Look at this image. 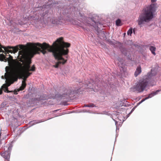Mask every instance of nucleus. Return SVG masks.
Returning <instances> with one entry per match:
<instances>
[{
    "instance_id": "f3484780",
    "label": "nucleus",
    "mask_w": 161,
    "mask_h": 161,
    "mask_svg": "<svg viewBox=\"0 0 161 161\" xmlns=\"http://www.w3.org/2000/svg\"><path fill=\"white\" fill-rule=\"evenodd\" d=\"M132 28L131 27L127 32V34L128 35H131L132 33Z\"/></svg>"
},
{
    "instance_id": "2eb2a0df",
    "label": "nucleus",
    "mask_w": 161,
    "mask_h": 161,
    "mask_svg": "<svg viewBox=\"0 0 161 161\" xmlns=\"http://www.w3.org/2000/svg\"><path fill=\"white\" fill-rule=\"evenodd\" d=\"M85 107H95V105L93 103H90L88 104H86L84 106Z\"/></svg>"
},
{
    "instance_id": "f8f14e48",
    "label": "nucleus",
    "mask_w": 161,
    "mask_h": 161,
    "mask_svg": "<svg viewBox=\"0 0 161 161\" xmlns=\"http://www.w3.org/2000/svg\"><path fill=\"white\" fill-rule=\"evenodd\" d=\"M9 57L8 58H6V59L5 61V62H6L8 61L9 64L13 60V57L11 55H9Z\"/></svg>"
},
{
    "instance_id": "423d86ee",
    "label": "nucleus",
    "mask_w": 161,
    "mask_h": 161,
    "mask_svg": "<svg viewBox=\"0 0 161 161\" xmlns=\"http://www.w3.org/2000/svg\"><path fill=\"white\" fill-rule=\"evenodd\" d=\"M13 147L11 143L6 145L4 147L5 152L2 153L1 155L5 158V161H9L10 152Z\"/></svg>"
},
{
    "instance_id": "f257e3e1",
    "label": "nucleus",
    "mask_w": 161,
    "mask_h": 161,
    "mask_svg": "<svg viewBox=\"0 0 161 161\" xmlns=\"http://www.w3.org/2000/svg\"><path fill=\"white\" fill-rule=\"evenodd\" d=\"M18 54V56L20 58L19 61L22 63L18 62L14 67L6 66L5 68L7 73L4 77L8 86L14 81H17L18 78L23 80L22 82L26 83L27 79L32 74L29 71H34L36 69L34 65L31 68V58L33 56L32 53H30L27 50H23L19 51Z\"/></svg>"
},
{
    "instance_id": "393cba45",
    "label": "nucleus",
    "mask_w": 161,
    "mask_h": 161,
    "mask_svg": "<svg viewBox=\"0 0 161 161\" xmlns=\"http://www.w3.org/2000/svg\"><path fill=\"white\" fill-rule=\"evenodd\" d=\"M91 81H92V82H93V80H91Z\"/></svg>"
},
{
    "instance_id": "b1692460",
    "label": "nucleus",
    "mask_w": 161,
    "mask_h": 161,
    "mask_svg": "<svg viewBox=\"0 0 161 161\" xmlns=\"http://www.w3.org/2000/svg\"><path fill=\"white\" fill-rule=\"evenodd\" d=\"M68 95H70V93H69V92H68ZM66 95H68V94H67Z\"/></svg>"
},
{
    "instance_id": "f03ea898",
    "label": "nucleus",
    "mask_w": 161,
    "mask_h": 161,
    "mask_svg": "<svg viewBox=\"0 0 161 161\" xmlns=\"http://www.w3.org/2000/svg\"><path fill=\"white\" fill-rule=\"evenodd\" d=\"M70 43L64 42L63 38L61 37L58 39L52 46L46 42L42 44L37 43L32 44L31 46V50L33 55L39 53L41 52L43 54L47 53V51L52 52L55 59L59 61L53 66L55 68L58 67L60 64H64L67 61L62 57L63 56L67 55L69 52L67 48L70 47Z\"/></svg>"
},
{
    "instance_id": "39448f33",
    "label": "nucleus",
    "mask_w": 161,
    "mask_h": 161,
    "mask_svg": "<svg viewBox=\"0 0 161 161\" xmlns=\"http://www.w3.org/2000/svg\"><path fill=\"white\" fill-rule=\"evenodd\" d=\"M149 82L148 76L146 79L140 80L138 82L136 86L134 88L135 91L141 92L143 91L147 86L148 85Z\"/></svg>"
},
{
    "instance_id": "6ab92c4d",
    "label": "nucleus",
    "mask_w": 161,
    "mask_h": 161,
    "mask_svg": "<svg viewBox=\"0 0 161 161\" xmlns=\"http://www.w3.org/2000/svg\"><path fill=\"white\" fill-rule=\"evenodd\" d=\"M6 90L7 91V92L8 93H9V92H10V91H9L8 90L7 88Z\"/></svg>"
},
{
    "instance_id": "ddd939ff",
    "label": "nucleus",
    "mask_w": 161,
    "mask_h": 161,
    "mask_svg": "<svg viewBox=\"0 0 161 161\" xmlns=\"http://www.w3.org/2000/svg\"><path fill=\"white\" fill-rule=\"evenodd\" d=\"M149 49L151 51L152 53H153L154 55H156V53H155V51L156 50L155 47L153 46H150V47Z\"/></svg>"
},
{
    "instance_id": "20e7f679",
    "label": "nucleus",
    "mask_w": 161,
    "mask_h": 161,
    "mask_svg": "<svg viewBox=\"0 0 161 161\" xmlns=\"http://www.w3.org/2000/svg\"><path fill=\"white\" fill-rule=\"evenodd\" d=\"M24 46L22 45H17L15 47L7 46V47L2 46L0 44V51L3 53H4L6 55V54H8L9 53H17L19 49H22V50H26L24 48Z\"/></svg>"
},
{
    "instance_id": "a211bd4d",
    "label": "nucleus",
    "mask_w": 161,
    "mask_h": 161,
    "mask_svg": "<svg viewBox=\"0 0 161 161\" xmlns=\"http://www.w3.org/2000/svg\"><path fill=\"white\" fill-rule=\"evenodd\" d=\"M147 99H146V98H145V99H142L141 101V103H142V102H143L145 100H147Z\"/></svg>"
},
{
    "instance_id": "5701e85b",
    "label": "nucleus",
    "mask_w": 161,
    "mask_h": 161,
    "mask_svg": "<svg viewBox=\"0 0 161 161\" xmlns=\"http://www.w3.org/2000/svg\"><path fill=\"white\" fill-rule=\"evenodd\" d=\"M4 76H2V79H4Z\"/></svg>"
},
{
    "instance_id": "7ed1b4c3",
    "label": "nucleus",
    "mask_w": 161,
    "mask_h": 161,
    "mask_svg": "<svg viewBox=\"0 0 161 161\" xmlns=\"http://www.w3.org/2000/svg\"><path fill=\"white\" fill-rule=\"evenodd\" d=\"M155 11V6L154 4L150 5L144 8L142 12L139 16L138 20V24L141 25L144 22H148L153 18V14Z\"/></svg>"
},
{
    "instance_id": "4468645a",
    "label": "nucleus",
    "mask_w": 161,
    "mask_h": 161,
    "mask_svg": "<svg viewBox=\"0 0 161 161\" xmlns=\"http://www.w3.org/2000/svg\"><path fill=\"white\" fill-rule=\"evenodd\" d=\"M6 58L5 56L3 55V54H0V61H5L6 59Z\"/></svg>"
},
{
    "instance_id": "1a4fd4ad",
    "label": "nucleus",
    "mask_w": 161,
    "mask_h": 161,
    "mask_svg": "<svg viewBox=\"0 0 161 161\" xmlns=\"http://www.w3.org/2000/svg\"><path fill=\"white\" fill-rule=\"evenodd\" d=\"M142 72L141 68L140 66H138L135 72L134 75L136 77L137 76Z\"/></svg>"
},
{
    "instance_id": "aec40b11",
    "label": "nucleus",
    "mask_w": 161,
    "mask_h": 161,
    "mask_svg": "<svg viewBox=\"0 0 161 161\" xmlns=\"http://www.w3.org/2000/svg\"><path fill=\"white\" fill-rule=\"evenodd\" d=\"M156 1V0H151V2L152 3L155 2Z\"/></svg>"
},
{
    "instance_id": "0eeeda50",
    "label": "nucleus",
    "mask_w": 161,
    "mask_h": 161,
    "mask_svg": "<svg viewBox=\"0 0 161 161\" xmlns=\"http://www.w3.org/2000/svg\"><path fill=\"white\" fill-rule=\"evenodd\" d=\"M118 60L119 62L122 64V66L120 68V71L121 72V74H122L123 73H125L126 72L127 70L126 68L125 67V66L123 65V59L120 58H118Z\"/></svg>"
},
{
    "instance_id": "9d476101",
    "label": "nucleus",
    "mask_w": 161,
    "mask_h": 161,
    "mask_svg": "<svg viewBox=\"0 0 161 161\" xmlns=\"http://www.w3.org/2000/svg\"><path fill=\"white\" fill-rule=\"evenodd\" d=\"M88 81H86V82H85V84L82 86V87H84V88H88L92 87V86L93 84L92 83H90V82L88 83Z\"/></svg>"
},
{
    "instance_id": "6e6552de",
    "label": "nucleus",
    "mask_w": 161,
    "mask_h": 161,
    "mask_svg": "<svg viewBox=\"0 0 161 161\" xmlns=\"http://www.w3.org/2000/svg\"><path fill=\"white\" fill-rule=\"evenodd\" d=\"M160 90H158L155 92H153L150 94L148 95L147 97H146V99H148L149 98H151L157 94L159 92Z\"/></svg>"
},
{
    "instance_id": "dca6fc26",
    "label": "nucleus",
    "mask_w": 161,
    "mask_h": 161,
    "mask_svg": "<svg viewBox=\"0 0 161 161\" xmlns=\"http://www.w3.org/2000/svg\"><path fill=\"white\" fill-rule=\"evenodd\" d=\"M121 21L119 19H118L116 21V25L118 26H120L121 25Z\"/></svg>"
},
{
    "instance_id": "412c9836",
    "label": "nucleus",
    "mask_w": 161,
    "mask_h": 161,
    "mask_svg": "<svg viewBox=\"0 0 161 161\" xmlns=\"http://www.w3.org/2000/svg\"><path fill=\"white\" fill-rule=\"evenodd\" d=\"M2 93V91L1 90H0V94H1Z\"/></svg>"
},
{
    "instance_id": "4be33fe9",
    "label": "nucleus",
    "mask_w": 161,
    "mask_h": 161,
    "mask_svg": "<svg viewBox=\"0 0 161 161\" xmlns=\"http://www.w3.org/2000/svg\"><path fill=\"white\" fill-rule=\"evenodd\" d=\"M14 94H17V92H14Z\"/></svg>"
},
{
    "instance_id": "9b49d317",
    "label": "nucleus",
    "mask_w": 161,
    "mask_h": 161,
    "mask_svg": "<svg viewBox=\"0 0 161 161\" xmlns=\"http://www.w3.org/2000/svg\"><path fill=\"white\" fill-rule=\"evenodd\" d=\"M26 85V83L22 82L21 86L17 90V91L19 92L20 91L23 90L25 88Z\"/></svg>"
}]
</instances>
